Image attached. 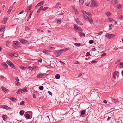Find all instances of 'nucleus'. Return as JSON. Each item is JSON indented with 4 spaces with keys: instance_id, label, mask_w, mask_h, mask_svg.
Masks as SVG:
<instances>
[{
    "instance_id": "nucleus-26",
    "label": "nucleus",
    "mask_w": 123,
    "mask_h": 123,
    "mask_svg": "<svg viewBox=\"0 0 123 123\" xmlns=\"http://www.w3.org/2000/svg\"><path fill=\"white\" fill-rule=\"evenodd\" d=\"M118 100L116 99H114L112 100V102L113 103L116 104L117 103Z\"/></svg>"
},
{
    "instance_id": "nucleus-1",
    "label": "nucleus",
    "mask_w": 123,
    "mask_h": 123,
    "mask_svg": "<svg viewBox=\"0 0 123 123\" xmlns=\"http://www.w3.org/2000/svg\"><path fill=\"white\" fill-rule=\"evenodd\" d=\"M98 4L97 2L92 0L91 1L90 6L91 7H94L95 6H98Z\"/></svg>"
},
{
    "instance_id": "nucleus-56",
    "label": "nucleus",
    "mask_w": 123,
    "mask_h": 123,
    "mask_svg": "<svg viewBox=\"0 0 123 123\" xmlns=\"http://www.w3.org/2000/svg\"><path fill=\"white\" fill-rule=\"evenodd\" d=\"M12 68H13V69H16V68L15 67L13 64L12 65Z\"/></svg>"
},
{
    "instance_id": "nucleus-53",
    "label": "nucleus",
    "mask_w": 123,
    "mask_h": 123,
    "mask_svg": "<svg viewBox=\"0 0 123 123\" xmlns=\"http://www.w3.org/2000/svg\"><path fill=\"white\" fill-rule=\"evenodd\" d=\"M90 55H91L89 53V52H87L86 54V55H85L88 56Z\"/></svg>"
},
{
    "instance_id": "nucleus-6",
    "label": "nucleus",
    "mask_w": 123,
    "mask_h": 123,
    "mask_svg": "<svg viewBox=\"0 0 123 123\" xmlns=\"http://www.w3.org/2000/svg\"><path fill=\"white\" fill-rule=\"evenodd\" d=\"M62 52L61 49L58 50L56 51L55 53V55L56 57L59 56L61 54Z\"/></svg>"
},
{
    "instance_id": "nucleus-28",
    "label": "nucleus",
    "mask_w": 123,
    "mask_h": 123,
    "mask_svg": "<svg viewBox=\"0 0 123 123\" xmlns=\"http://www.w3.org/2000/svg\"><path fill=\"white\" fill-rule=\"evenodd\" d=\"M60 77V75L59 74H57L55 76V78L56 79H59Z\"/></svg>"
},
{
    "instance_id": "nucleus-20",
    "label": "nucleus",
    "mask_w": 123,
    "mask_h": 123,
    "mask_svg": "<svg viewBox=\"0 0 123 123\" xmlns=\"http://www.w3.org/2000/svg\"><path fill=\"white\" fill-rule=\"evenodd\" d=\"M69 49L68 48H67L61 50L62 52H66L68 50H69Z\"/></svg>"
},
{
    "instance_id": "nucleus-5",
    "label": "nucleus",
    "mask_w": 123,
    "mask_h": 123,
    "mask_svg": "<svg viewBox=\"0 0 123 123\" xmlns=\"http://www.w3.org/2000/svg\"><path fill=\"white\" fill-rule=\"evenodd\" d=\"M115 36V35H114L113 34H109L108 33L106 34L105 35L106 37L109 39L113 38Z\"/></svg>"
},
{
    "instance_id": "nucleus-58",
    "label": "nucleus",
    "mask_w": 123,
    "mask_h": 123,
    "mask_svg": "<svg viewBox=\"0 0 123 123\" xmlns=\"http://www.w3.org/2000/svg\"><path fill=\"white\" fill-rule=\"evenodd\" d=\"M86 5L87 6H88L89 5L90 2H87L85 3Z\"/></svg>"
},
{
    "instance_id": "nucleus-61",
    "label": "nucleus",
    "mask_w": 123,
    "mask_h": 123,
    "mask_svg": "<svg viewBox=\"0 0 123 123\" xmlns=\"http://www.w3.org/2000/svg\"><path fill=\"white\" fill-rule=\"evenodd\" d=\"M33 93H37L38 92L37 91H35V90H33L32 91Z\"/></svg>"
},
{
    "instance_id": "nucleus-8",
    "label": "nucleus",
    "mask_w": 123,
    "mask_h": 123,
    "mask_svg": "<svg viewBox=\"0 0 123 123\" xmlns=\"http://www.w3.org/2000/svg\"><path fill=\"white\" fill-rule=\"evenodd\" d=\"M0 107L4 108L6 110H8V108H10L8 107L6 105H2L0 106Z\"/></svg>"
},
{
    "instance_id": "nucleus-49",
    "label": "nucleus",
    "mask_w": 123,
    "mask_h": 123,
    "mask_svg": "<svg viewBox=\"0 0 123 123\" xmlns=\"http://www.w3.org/2000/svg\"><path fill=\"white\" fill-rule=\"evenodd\" d=\"M121 61V59H119L117 60L115 62V64H116L118 62H120Z\"/></svg>"
},
{
    "instance_id": "nucleus-48",
    "label": "nucleus",
    "mask_w": 123,
    "mask_h": 123,
    "mask_svg": "<svg viewBox=\"0 0 123 123\" xmlns=\"http://www.w3.org/2000/svg\"><path fill=\"white\" fill-rule=\"evenodd\" d=\"M111 14V13L110 12H107L106 14L108 16H109L110 15V14Z\"/></svg>"
},
{
    "instance_id": "nucleus-30",
    "label": "nucleus",
    "mask_w": 123,
    "mask_h": 123,
    "mask_svg": "<svg viewBox=\"0 0 123 123\" xmlns=\"http://www.w3.org/2000/svg\"><path fill=\"white\" fill-rule=\"evenodd\" d=\"M33 69H36L37 70L39 68L37 66H33Z\"/></svg>"
},
{
    "instance_id": "nucleus-31",
    "label": "nucleus",
    "mask_w": 123,
    "mask_h": 123,
    "mask_svg": "<svg viewBox=\"0 0 123 123\" xmlns=\"http://www.w3.org/2000/svg\"><path fill=\"white\" fill-rule=\"evenodd\" d=\"M85 113V110H83L82 111L81 113V115L82 116L84 115Z\"/></svg>"
},
{
    "instance_id": "nucleus-47",
    "label": "nucleus",
    "mask_w": 123,
    "mask_h": 123,
    "mask_svg": "<svg viewBox=\"0 0 123 123\" xmlns=\"http://www.w3.org/2000/svg\"><path fill=\"white\" fill-rule=\"evenodd\" d=\"M119 18L121 20H123V17L122 15H120V17Z\"/></svg>"
},
{
    "instance_id": "nucleus-19",
    "label": "nucleus",
    "mask_w": 123,
    "mask_h": 123,
    "mask_svg": "<svg viewBox=\"0 0 123 123\" xmlns=\"http://www.w3.org/2000/svg\"><path fill=\"white\" fill-rule=\"evenodd\" d=\"M120 63L119 66L118 67L120 68H123V63L120 62Z\"/></svg>"
},
{
    "instance_id": "nucleus-34",
    "label": "nucleus",
    "mask_w": 123,
    "mask_h": 123,
    "mask_svg": "<svg viewBox=\"0 0 123 123\" xmlns=\"http://www.w3.org/2000/svg\"><path fill=\"white\" fill-rule=\"evenodd\" d=\"M25 31H28V30L30 29L29 27L28 26H26L25 27Z\"/></svg>"
},
{
    "instance_id": "nucleus-52",
    "label": "nucleus",
    "mask_w": 123,
    "mask_h": 123,
    "mask_svg": "<svg viewBox=\"0 0 123 123\" xmlns=\"http://www.w3.org/2000/svg\"><path fill=\"white\" fill-rule=\"evenodd\" d=\"M4 29V27H1V29H0V32H2L3 31V30Z\"/></svg>"
},
{
    "instance_id": "nucleus-64",
    "label": "nucleus",
    "mask_w": 123,
    "mask_h": 123,
    "mask_svg": "<svg viewBox=\"0 0 123 123\" xmlns=\"http://www.w3.org/2000/svg\"><path fill=\"white\" fill-rule=\"evenodd\" d=\"M92 50L93 51H95L96 49L95 48H93L92 49Z\"/></svg>"
},
{
    "instance_id": "nucleus-39",
    "label": "nucleus",
    "mask_w": 123,
    "mask_h": 123,
    "mask_svg": "<svg viewBox=\"0 0 123 123\" xmlns=\"http://www.w3.org/2000/svg\"><path fill=\"white\" fill-rule=\"evenodd\" d=\"M15 79L17 82L19 81V79L17 77H16L15 78Z\"/></svg>"
},
{
    "instance_id": "nucleus-55",
    "label": "nucleus",
    "mask_w": 123,
    "mask_h": 123,
    "mask_svg": "<svg viewBox=\"0 0 123 123\" xmlns=\"http://www.w3.org/2000/svg\"><path fill=\"white\" fill-rule=\"evenodd\" d=\"M97 62L95 60H93V61L91 62V63L92 64L95 63H96Z\"/></svg>"
},
{
    "instance_id": "nucleus-36",
    "label": "nucleus",
    "mask_w": 123,
    "mask_h": 123,
    "mask_svg": "<svg viewBox=\"0 0 123 123\" xmlns=\"http://www.w3.org/2000/svg\"><path fill=\"white\" fill-rule=\"evenodd\" d=\"M43 52L46 54H48L49 53V51L47 50H44Z\"/></svg>"
},
{
    "instance_id": "nucleus-54",
    "label": "nucleus",
    "mask_w": 123,
    "mask_h": 123,
    "mask_svg": "<svg viewBox=\"0 0 123 123\" xmlns=\"http://www.w3.org/2000/svg\"><path fill=\"white\" fill-rule=\"evenodd\" d=\"M106 55V53H103V54H102L101 55V57H103V56H105V55Z\"/></svg>"
},
{
    "instance_id": "nucleus-38",
    "label": "nucleus",
    "mask_w": 123,
    "mask_h": 123,
    "mask_svg": "<svg viewBox=\"0 0 123 123\" xmlns=\"http://www.w3.org/2000/svg\"><path fill=\"white\" fill-rule=\"evenodd\" d=\"M89 43L90 44H92L93 43L94 41L92 40H91L89 41Z\"/></svg>"
},
{
    "instance_id": "nucleus-13",
    "label": "nucleus",
    "mask_w": 123,
    "mask_h": 123,
    "mask_svg": "<svg viewBox=\"0 0 123 123\" xmlns=\"http://www.w3.org/2000/svg\"><path fill=\"white\" fill-rule=\"evenodd\" d=\"M8 116L6 115H4L2 116V117L3 120L5 121L6 120V119L8 117Z\"/></svg>"
},
{
    "instance_id": "nucleus-32",
    "label": "nucleus",
    "mask_w": 123,
    "mask_h": 123,
    "mask_svg": "<svg viewBox=\"0 0 123 123\" xmlns=\"http://www.w3.org/2000/svg\"><path fill=\"white\" fill-rule=\"evenodd\" d=\"M20 69L23 70H25V68H26L25 67L22 66H20Z\"/></svg>"
},
{
    "instance_id": "nucleus-21",
    "label": "nucleus",
    "mask_w": 123,
    "mask_h": 123,
    "mask_svg": "<svg viewBox=\"0 0 123 123\" xmlns=\"http://www.w3.org/2000/svg\"><path fill=\"white\" fill-rule=\"evenodd\" d=\"M27 119H30V116L28 114H27L25 115Z\"/></svg>"
},
{
    "instance_id": "nucleus-51",
    "label": "nucleus",
    "mask_w": 123,
    "mask_h": 123,
    "mask_svg": "<svg viewBox=\"0 0 123 123\" xmlns=\"http://www.w3.org/2000/svg\"><path fill=\"white\" fill-rule=\"evenodd\" d=\"M84 17L85 19H87L88 17L86 15H85Z\"/></svg>"
},
{
    "instance_id": "nucleus-17",
    "label": "nucleus",
    "mask_w": 123,
    "mask_h": 123,
    "mask_svg": "<svg viewBox=\"0 0 123 123\" xmlns=\"http://www.w3.org/2000/svg\"><path fill=\"white\" fill-rule=\"evenodd\" d=\"M44 3V1L43 0L38 3L37 5L39 6L43 4Z\"/></svg>"
},
{
    "instance_id": "nucleus-41",
    "label": "nucleus",
    "mask_w": 123,
    "mask_h": 123,
    "mask_svg": "<svg viewBox=\"0 0 123 123\" xmlns=\"http://www.w3.org/2000/svg\"><path fill=\"white\" fill-rule=\"evenodd\" d=\"M28 68L31 71L33 70V67L29 66Z\"/></svg>"
},
{
    "instance_id": "nucleus-29",
    "label": "nucleus",
    "mask_w": 123,
    "mask_h": 123,
    "mask_svg": "<svg viewBox=\"0 0 123 123\" xmlns=\"http://www.w3.org/2000/svg\"><path fill=\"white\" fill-rule=\"evenodd\" d=\"M24 111L23 110L19 112V113L22 116L24 114Z\"/></svg>"
},
{
    "instance_id": "nucleus-60",
    "label": "nucleus",
    "mask_w": 123,
    "mask_h": 123,
    "mask_svg": "<svg viewBox=\"0 0 123 123\" xmlns=\"http://www.w3.org/2000/svg\"><path fill=\"white\" fill-rule=\"evenodd\" d=\"M48 93L50 95H52V93L50 91H48Z\"/></svg>"
},
{
    "instance_id": "nucleus-44",
    "label": "nucleus",
    "mask_w": 123,
    "mask_h": 123,
    "mask_svg": "<svg viewBox=\"0 0 123 123\" xmlns=\"http://www.w3.org/2000/svg\"><path fill=\"white\" fill-rule=\"evenodd\" d=\"M23 89V92H27V88H26V87H25Z\"/></svg>"
},
{
    "instance_id": "nucleus-46",
    "label": "nucleus",
    "mask_w": 123,
    "mask_h": 123,
    "mask_svg": "<svg viewBox=\"0 0 123 123\" xmlns=\"http://www.w3.org/2000/svg\"><path fill=\"white\" fill-rule=\"evenodd\" d=\"M24 104V101H22L20 103V104L21 105H23Z\"/></svg>"
},
{
    "instance_id": "nucleus-2",
    "label": "nucleus",
    "mask_w": 123,
    "mask_h": 123,
    "mask_svg": "<svg viewBox=\"0 0 123 123\" xmlns=\"http://www.w3.org/2000/svg\"><path fill=\"white\" fill-rule=\"evenodd\" d=\"M48 74L46 73L42 74L41 73H39L37 75V77L38 78L45 77L47 76Z\"/></svg>"
},
{
    "instance_id": "nucleus-42",
    "label": "nucleus",
    "mask_w": 123,
    "mask_h": 123,
    "mask_svg": "<svg viewBox=\"0 0 123 123\" xmlns=\"http://www.w3.org/2000/svg\"><path fill=\"white\" fill-rule=\"evenodd\" d=\"M43 6H41L39 9V10H42V11H43Z\"/></svg>"
},
{
    "instance_id": "nucleus-50",
    "label": "nucleus",
    "mask_w": 123,
    "mask_h": 123,
    "mask_svg": "<svg viewBox=\"0 0 123 123\" xmlns=\"http://www.w3.org/2000/svg\"><path fill=\"white\" fill-rule=\"evenodd\" d=\"M117 7L118 9L120 8L121 7V4H119L118 6H117Z\"/></svg>"
},
{
    "instance_id": "nucleus-59",
    "label": "nucleus",
    "mask_w": 123,
    "mask_h": 123,
    "mask_svg": "<svg viewBox=\"0 0 123 123\" xmlns=\"http://www.w3.org/2000/svg\"><path fill=\"white\" fill-rule=\"evenodd\" d=\"M108 19H109V21H113L114 20L112 18H109Z\"/></svg>"
},
{
    "instance_id": "nucleus-18",
    "label": "nucleus",
    "mask_w": 123,
    "mask_h": 123,
    "mask_svg": "<svg viewBox=\"0 0 123 123\" xmlns=\"http://www.w3.org/2000/svg\"><path fill=\"white\" fill-rule=\"evenodd\" d=\"M61 5V3L60 2L57 3L54 7L55 8H57Z\"/></svg>"
},
{
    "instance_id": "nucleus-37",
    "label": "nucleus",
    "mask_w": 123,
    "mask_h": 123,
    "mask_svg": "<svg viewBox=\"0 0 123 123\" xmlns=\"http://www.w3.org/2000/svg\"><path fill=\"white\" fill-rule=\"evenodd\" d=\"M48 7H44L43 8V11H45L47 10L48 8Z\"/></svg>"
},
{
    "instance_id": "nucleus-25",
    "label": "nucleus",
    "mask_w": 123,
    "mask_h": 123,
    "mask_svg": "<svg viewBox=\"0 0 123 123\" xmlns=\"http://www.w3.org/2000/svg\"><path fill=\"white\" fill-rule=\"evenodd\" d=\"M8 18H5L2 21V23L4 24L6 23V22Z\"/></svg>"
},
{
    "instance_id": "nucleus-23",
    "label": "nucleus",
    "mask_w": 123,
    "mask_h": 123,
    "mask_svg": "<svg viewBox=\"0 0 123 123\" xmlns=\"http://www.w3.org/2000/svg\"><path fill=\"white\" fill-rule=\"evenodd\" d=\"M119 74V73L118 71H116L114 72V74L115 75H116L117 77L119 76L118 75Z\"/></svg>"
},
{
    "instance_id": "nucleus-24",
    "label": "nucleus",
    "mask_w": 123,
    "mask_h": 123,
    "mask_svg": "<svg viewBox=\"0 0 123 123\" xmlns=\"http://www.w3.org/2000/svg\"><path fill=\"white\" fill-rule=\"evenodd\" d=\"M84 0H80L79 3L80 5H82L84 2Z\"/></svg>"
},
{
    "instance_id": "nucleus-14",
    "label": "nucleus",
    "mask_w": 123,
    "mask_h": 123,
    "mask_svg": "<svg viewBox=\"0 0 123 123\" xmlns=\"http://www.w3.org/2000/svg\"><path fill=\"white\" fill-rule=\"evenodd\" d=\"M23 92V89H19L18 90L16 93L17 94L20 93H22Z\"/></svg>"
},
{
    "instance_id": "nucleus-15",
    "label": "nucleus",
    "mask_w": 123,
    "mask_h": 123,
    "mask_svg": "<svg viewBox=\"0 0 123 123\" xmlns=\"http://www.w3.org/2000/svg\"><path fill=\"white\" fill-rule=\"evenodd\" d=\"M80 36L81 37H83L85 36V34L82 32H80Z\"/></svg>"
},
{
    "instance_id": "nucleus-63",
    "label": "nucleus",
    "mask_w": 123,
    "mask_h": 123,
    "mask_svg": "<svg viewBox=\"0 0 123 123\" xmlns=\"http://www.w3.org/2000/svg\"><path fill=\"white\" fill-rule=\"evenodd\" d=\"M103 102L105 104H106L107 103V101L105 100H103Z\"/></svg>"
},
{
    "instance_id": "nucleus-57",
    "label": "nucleus",
    "mask_w": 123,
    "mask_h": 123,
    "mask_svg": "<svg viewBox=\"0 0 123 123\" xmlns=\"http://www.w3.org/2000/svg\"><path fill=\"white\" fill-rule=\"evenodd\" d=\"M10 43V42L8 41H7L6 42V45H8Z\"/></svg>"
},
{
    "instance_id": "nucleus-11",
    "label": "nucleus",
    "mask_w": 123,
    "mask_h": 123,
    "mask_svg": "<svg viewBox=\"0 0 123 123\" xmlns=\"http://www.w3.org/2000/svg\"><path fill=\"white\" fill-rule=\"evenodd\" d=\"M8 98L12 101H15L17 100V99L13 97H8Z\"/></svg>"
},
{
    "instance_id": "nucleus-10",
    "label": "nucleus",
    "mask_w": 123,
    "mask_h": 123,
    "mask_svg": "<svg viewBox=\"0 0 123 123\" xmlns=\"http://www.w3.org/2000/svg\"><path fill=\"white\" fill-rule=\"evenodd\" d=\"M6 62L11 67H12V65L13 64L10 61H7Z\"/></svg>"
},
{
    "instance_id": "nucleus-35",
    "label": "nucleus",
    "mask_w": 123,
    "mask_h": 123,
    "mask_svg": "<svg viewBox=\"0 0 123 123\" xmlns=\"http://www.w3.org/2000/svg\"><path fill=\"white\" fill-rule=\"evenodd\" d=\"M44 87L43 86H40L39 87V89L40 90H42L43 89Z\"/></svg>"
},
{
    "instance_id": "nucleus-43",
    "label": "nucleus",
    "mask_w": 123,
    "mask_h": 123,
    "mask_svg": "<svg viewBox=\"0 0 123 123\" xmlns=\"http://www.w3.org/2000/svg\"><path fill=\"white\" fill-rule=\"evenodd\" d=\"M86 14L88 16H91V13L90 12H86Z\"/></svg>"
},
{
    "instance_id": "nucleus-16",
    "label": "nucleus",
    "mask_w": 123,
    "mask_h": 123,
    "mask_svg": "<svg viewBox=\"0 0 123 123\" xmlns=\"http://www.w3.org/2000/svg\"><path fill=\"white\" fill-rule=\"evenodd\" d=\"M3 67L6 69L8 68V66L7 64L5 62L3 63Z\"/></svg>"
},
{
    "instance_id": "nucleus-3",
    "label": "nucleus",
    "mask_w": 123,
    "mask_h": 123,
    "mask_svg": "<svg viewBox=\"0 0 123 123\" xmlns=\"http://www.w3.org/2000/svg\"><path fill=\"white\" fill-rule=\"evenodd\" d=\"M74 29L76 30L75 31L78 32L79 31H82L83 30L80 27L77 26L76 24L74 25Z\"/></svg>"
},
{
    "instance_id": "nucleus-62",
    "label": "nucleus",
    "mask_w": 123,
    "mask_h": 123,
    "mask_svg": "<svg viewBox=\"0 0 123 123\" xmlns=\"http://www.w3.org/2000/svg\"><path fill=\"white\" fill-rule=\"evenodd\" d=\"M30 12V13L29 15H30L31 16L32 13H33V11H31V12Z\"/></svg>"
},
{
    "instance_id": "nucleus-40",
    "label": "nucleus",
    "mask_w": 123,
    "mask_h": 123,
    "mask_svg": "<svg viewBox=\"0 0 123 123\" xmlns=\"http://www.w3.org/2000/svg\"><path fill=\"white\" fill-rule=\"evenodd\" d=\"M74 45L76 46H80V43H75L74 44Z\"/></svg>"
},
{
    "instance_id": "nucleus-9",
    "label": "nucleus",
    "mask_w": 123,
    "mask_h": 123,
    "mask_svg": "<svg viewBox=\"0 0 123 123\" xmlns=\"http://www.w3.org/2000/svg\"><path fill=\"white\" fill-rule=\"evenodd\" d=\"M20 42L24 44L28 42V41L24 39H21L20 40Z\"/></svg>"
},
{
    "instance_id": "nucleus-7",
    "label": "nucleus",
    "mask_w": 123,
    "mask_h": 123,
    "mask_svg": "<svg viewBox=\"0 0 123 123\" xmlns=\"http://www.w3.org/2000/svg\"><path fill=\"white\" fill-rule=\"evenodd\" d=\"M1 88L2 90L5 93H7L9 92V90L4 87L2 86Z\"/></svg>"
},
{
    "instance_id": "nucleus-4",
    "label": "nucleus",
    "mask_w": 123,
    "mask_h": 123,
    "mask_svg": "<svg viewBox=\"0 0 123 123\" xmlns=\"http://www.w3.org/2000/svg\"><path fill=\"white\" fill-rule=\"evenodd\" d=\"M32 6V4L30 6H27L25 10V12L27 13L29 11L30 12L31 11V9Z\"/></svg>"
},
{
    "instance_id": "nucleus-22",
    "label": "nucleus",
    "mask_w": 123,
    "mask_h": 123,
    "mask_svg": "<svg viewBox=\"0 0 123 123\" xmlns=\"http://www.w3.org/2000/svg\"><path fill=\"white\" fill-rule=\"evenodd\" d=\"M87 19L90 22L91 24H92L93 23L92 19L91 18L90 19L88 17Z\"/></svg>"
},
{
    "instance_id": "nucleus-33",
    "label": "nucleus",
    "mask_w": 123,
    "mask_h": 123,
    "mask_svg": "<svg viewBox=\"0 0 123 123\" xmlns=\"http://www.w3.org/2000/svg\"><path fill=\"white\" fill-rule=\"evenodd\" d=\"M11 55H12L13 56L16 57H17L18 55V54L16 53H14V54H11Z\"/></svg>"
},
{
    "instance_id": "nucleus-12",
    "label": "nucleus",
    "mask_w": 123,
    "mask_h": 123,
    "mask_svg": "<svg viewBox=\"0 0 123 123\" xmlns=\"http://www.w3.org/2000/svg\"><path fill=\"white\" fill-rule=\"evenodd\" d=\"M13 43L14 44H15V45L18 46L19 45L20 43V42L17 41H14L13 42Z\"/></svg>"
},
{
    "instance_id": "nucleus-27",
    "label": "nucleus",
    "mask_w": 123,
    "mask_h": 123,
    "mask_svg": "<svg viewBox=\"0 0 123 123\" xmlns=\"http://www.w3.org/2000/svg\"><path fill=\"white\" fill-rule=\"evenodd\" d=\"M74 20L76 22V23L78 24H79L80 23V22L78 20V18H76L75 19H74Z\"/></svg>"
},
{
    "instance_id": "nucleus-45",
    "label": "nucleus",
    "mask_w": 123,
    "mask_h": 123,
    "mask_svg": "<svg viewBox=\"0 0 123 123\" xmlns=\"http://www.w3.org/2000/svg\"><path fill=\"white\" fill-rule=\"evenodd\" d=\"M61 22L62 21L60 19H59L57 21V22L58 23L60 24L61 23Z\"/></svg>"
}]
</instances>
